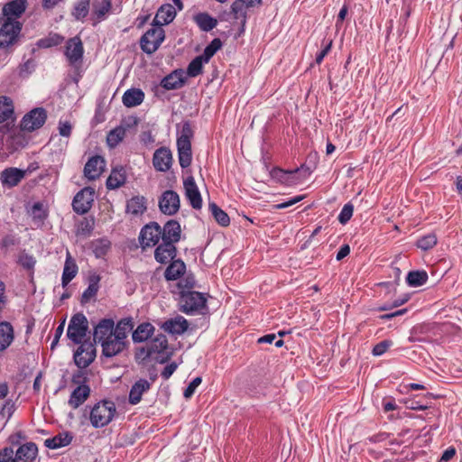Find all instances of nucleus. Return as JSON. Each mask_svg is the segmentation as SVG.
Wrapping results in <instances>:
<instances>
[{"mask_svg": "<svg viewBox=\"0 0 462 462\" xmlns=\"http://www.w3.org/2000/svg\"><path fill=\"white\" fill-rule=\"evenodd\" d=\"M116 409L114 402L104 401L97 403L90 411V422L94 428H101L111 422Z\"/></svg>", "mask_w": 462, "mask_h": 462, "instance_id": "1", "label": "nucleus"}, {"mask_svg": "<svg viewBox=\"0 0 462 462\" xmlns=\"http://www.w3.org/2000/svg\"><path fill=\"white\" fill-rule=\"evenodd\" d=\"M180 310L187 314L198 312L206 306V298L194 291H180Z\"/></svg>", "mask_w": 462, "mask_h": 462, "instance_id": "2", "label": "nucleus"}, {"mask_svg": "<svg viewBox=\"0 0 462 462\" xmlns=\"http://www.w3.org/2000/svg\"><path fill=\"white\" fill-rule=\"evenodd\" d=\"M22 30L19 21H11L10 18L3 19L0 27V48H7L17 42Z\"/></svg>", "mask_w": 462, "mask_h": 462, "instance_id": "3", "label": "nucleus"}, {"mask_svg": "<svg viewBox=\"0 0 462 462\" xmlns=\"http://www.w3.org/2000/svg\"><path fill=\"white\" fill-rule=\"evenodd\" d=\"M191 129L189 125L182 127L181 135L177 140L180 165L186 168L190 165L192 160L190 144Z\"/></svg>", "mask_w": 462, "mask_h": 462, "instance_id": "4", "label": "nucleus"}, {"mask_svg": "<svg viewBox=\"0 0 462 462\" xmlns=\"http://www.w3.org/2000/svg\"><path fill=\"white\" fill-rule=\"evenodd\" d=\"M88 329V322L87 318L82 313H77L69 321L67 336L75 344H81L87 335Z\"/></svg>", "mask_w": 462, "mask_h": 462, "instance_id": "5", "label": "nucleus"}, {"mask_svg": "<svg viewBox=\"0 0 462 462\" xmlns=\"http://www.w3.org/2000/svg\"><path fill=\"white\" fill-rule=\"evenodd\" d=\"M165 34L162 27H153L148 30L141 38L140 45L147 54L155 52L164 41Z\"/></svg>", "mask_w": 462, "mask_h": 462, "instance_id": "6", "label": "nucleus"}, {"mask_svg": "<svg viewBox=\"0 0 462 462\" xmlns=\"http://www.w3.org/2000/svg\"><path fill=\"white\" fill-rule=\"evenodd\" d=\"M46 118L47 114L43 108H34L23 117L21 128L28 132H32L42 127Z\"/></svg>", "mask_w": 462, "mask_h": 462, "instance_id": "7", "label": "nucleus"}, {"mask_svg": "<svg viewBox=\"0 0 462 462\" xmlns=\"http://www.w3.org/2000/svg\"><path fill=\"white\" fill-rule=\"evenodd\" d=\"M83 43L79 36H75L68 40L66 42L64 54L70 65H80L83 59Z\"/></svg>", "mask_w": 462, "mask_h": 462, "instance_id": "8", "label": "nucleus"}, {"mask_svg": "<svg viewBox=\"0 0 462 462\" xmlns=\"http://www.w3.org/2000/svg\"><path fill=\"white\" fill-rule=\"evenodd\" d=\"M95 189L90 187L84 188L74 197L72 207L78 214L87 213L94 201Z\"/></svg>", "mask_w": 462, "mask_h": 462, "instance_id": "9", "label": "nucleus"}, {"mask_svg": "<svg viewBox=\"0 0 462 462\" xmlns=\"http://www.w3.org/2000/svg\"><path fill=\"white\" fill-rule=\"evenodd\" d=\"M96 357V347L89 341H84L74 354V361L79 368L88 366Z\"/></svg>", "mask_w": 462, "mask_h": 462, "instance_id": "10", "label": "nucleus"}, {"mask_svg": "<svg viewBox=\"0 0 462 462\" xmlns=\"http://www.w3.org/2000/svg\"><path fill=\"white\" fill-rule=\"evenodd\" d=\"M180 207V197L173 190L164 191L159 199L160 210L168 216L175 215Z\"/></svg>", "mask_w": 462, "mask_h": 462, "instance_id": "11", "label": "nucleus"}, {"mask_svg": "<svg viewBox=\"0 0 462 462\" xmlns=\"http://www.w3.org/2000/svg\"><path fill=\"white\" fill-rule=\"evenodd\" d=\"M162 236V228L157 223L146 225L140 233V244L143 248L154 246Z\"/></svg>", "mask_w": 462, "mask_h": 462, "instance_id": "12", "label": "nucleus"}, {"mask_svg": "<svg viewBox=\"0 0 462 462\" xmlns=\"http://www.w3.org/2000/svg\"><path fill=\"white\" fill-rule=\"evenodd\" d=\"M106 167V161L101 156H93L86 163L84 167V175L90 180L100 177Z\"/></svg>", "mask_w": 462, "mask_h": 462, "instance_id": "13", "label": "nucleus"}, {"mask_svg": "<svg viewBox=\"0 0 462 462\" xmlns=\"http://www.w3.org/2000/svg\"><path fill=\"white\" fill-rule=\"evenodd\" d=\"M172 154L168 148L162 147L154 152L152 164L158 171H167L170 170Z\"/></svg>", "mask_w": 462, "mask_h": 462, "instance_id": "14", "label": "nucleus"}, {"mask_svg": "<svg viewBox=\"0 0 462 462\" xmlns=\"http://www.w3.org/2000/svg\"><path fill=\"white\" fill-rule=\"evenodd\" d=\"M185 195L189 200L190 205L195 209L202 207V199L193 177H188L184 182Z\"/></svg>", "mask_w": 462, "mask_h": 462, "instance_id": "15", "label": "nucleus"}, {"mask_svg": "<svg viewBox=\"0 0 462 462\" xmlns=\"http://www.w3.org/2000/svg\"><path fill=\"white\" fill-rule=\"evenodd\" d=\"M300 171V168H297L293 171L275 169L272 171V176L278 182L292 186L297 185L302 180V178H300L299 175Z\"/></svg>", "mask_w": 462, "mask_h": 462, "instance_id": "16", "label": "nucleus"}, {"mask_svg": "<svg viewBox=\"0 0 462 462\" xmlns=\"http://www.w3.org/2000/svg\"><path fill=\"white\" fill-rule=\"evenodd\" d=\"M26 9L25 0H13L5 4L2 9L3 19L10 18L11 21H18V18Z\"/></svg>", "mask_w": 462, "mask_h": 462, "instance_id": "17", "label": "nucleus"}, {"mask_svg": "<svg viewBox=\"0 0 462 462\" xmlns=\"http://www.w3.org/2000/svg\"><path fill=\"white\" fill-rule=\"evenodd\" d=\"M26 175V171L10 167L1 172L0 180L5 187L16 186Z\"/></svg>", "mask_w": 462, "mask_h": 462, "instance_id": "18", "label": "nucleus"}, {"mask_svg": "<svg viewBox=\"0 0 462 462\" xmlns=\"http://www.w3.org/2000/svg\"><path fill=\"white\" fill-rule=\"evenodd\" d=\"M100 344L102 346V353L106 357L116 356L117 354L121 353L125 346V342L122 341L115 334Z\"/></svg>", "mask_w": 462, "mask_h": 462, "instance_id": "19", "label": "nucleus"}, {"mask_svg": "<svg viewBox=\"0 0 462 462\" xmlns=\"http://www.w3.org/2000/svg\"><path fill=\"white\" fill-rule=\"evenodd\" d=\"M114 335V320L104 319L99 321L94 330L95 342L101 343Z\"/></svg>", "mask_w": 462, "mask_h": 462, "instance_id": "20", "label": "nucleus"}, {"mask_svg": "<svg viewBox=\"0 0 462 462\" xmlns=\"http://www.w3.org/2000/svg\"><path fill=\"white\" fill-rule=\"evenodd\" d=\"M189 328V323L182 316L170 319L162 324V328L170 334H183Z\"/></svg>", "mask_w": 462, "mask_h": 462, "instance_id": "21", "label": "nucleus"}, {"mask_svg": "<svg viewBox=\"0 0 462 462\" xmlns=\"http://www.w3.org/2000/svg\"><path fill=\"white\" fill-rule=\"evenodd\" d=\"M112 7L111 0H94L92 4V20L93 24L103 21Z\"/></svg>", "mask_w": 462, "mask_h": 462, "instance_id": "22", "label": "nucleus"}, {"mask_svg": "<svg viewBox=\"0 0 462 462\" xmlns=\"http://www.w3.org/2000/svg\"><path fill=\"white\" fill-rule=\"evenodd\" d=\"M180 226L177 221H168L162 230V237L164 243H171L172 245L178 242L180 238Z\"/></svg>", "mask_w": 462, "mask_h": 462, "instance_id": "23", "label": "nucleus"}, {"mask_svg": "<svg viewBox=\"0 0 462 462\" xmlns=\"http://www.w3.org/2000/svg\"><path fill=\"white\" fill-rule=\"evenodd\" d=\"M90 394V388L85 383L79 384L71 393L69 405L73 409L79 408L86 402Z\"/></svg>", "mask_w": 462, "mask_h": 462, "instance_id": "24", "label": "nucleus"}, {"mask_svg": "<svg viewBox=\"0 0 462 462\" xmlns=\"http://www.w3.org/2000/svg\"><path fill=\"white\" fill-rule=\"evenodd\" d=\"M38 454V448L32 442L22 445L16 451L17 462H33Z\"/></svg>", "mask_w": 462, "mask_h": 462, "instance_id": "25", "label": "nucleus"}, {"mask_svg": "<svg viewBox=\"0 0 462 462\" xmlns=\"http://www.w3.org/2000/svg\"><path fill=\"white\" fill-rule=\"evenodd\" d=\"M176 255V247L171 243H162L160 245L155 252L154 257L157 262L166 263L172 260Z\"/></svg>", "mask_w": 462, "mask_h": 462, "instance_id": "26", "label": "nucleus"}, {"mask_svg": "<svg viewBox=\"0 0 462 462\" xmlns=\"http://www.w3.org/2000/svg\"><path fill=\"white\" fill-rule=\"evenodd\" d=\"M176 12L171 5H164L157 11L153 19V24L161 27L163 24L170 23L175 17Z\"/></svg>", "mask_w": 462, "mask_h": 462, "instance_id": "27", "label": "nucleus"}, {"mask_svg": "<svg viewBox=\"0 0 462 462\" xmlns=\"http://www.w3.org/2000/svg\"><path fill=\"white\" fill-rule=\"evenodd\" d=\"M150 383L145 379L138 380L131 388L129 393V402L131 404H137L142 399L144 392L150 389Z\"/></svg>", "mask_w": 462, "mask_h": 462, "instance_id": "28", "label": "nucleus"}, {"mask_svg": "<svg viewBox=\"0 0 462 462\" xmlns=\"http://www.w3.org/2000/svg\"><path fill=\"white\" fill-rule=\"evenodd\" d=\"M130 125H120L117 127L112 129L106 136V143L109 148L113 149L116 147L125 138L126 130Z\"/></svg>", "mask_w": 462, "mask_h": 462, "instance_id": "29", "label": "nucleus"}, {"mask_svg": "<svg viewBox=\"0 0 462 462\" xmlns=\"http://www.w3.org/2000/svg\"><path fill=\"white\" fill-rule=\"evenodd\" d=\"M14 329L10 323L0 322V351L5 350L14 340Z\"/></svg>", "mask_w": 462, "mask_h": 462, "instance_id": "30", "label": "nucleus"}, {"mask_svg": "<svg viewBox=\"0 0 462 462\" xmlns=\"http://www.w3.org/2000/svg\"><path fill=\"white\" fill-rule=\"evenodd\" d=\"M144 98V94L141 89L132 88L125 92L123 96V104L127 107H133L140 105Z\"/></svg>", "mask_w": 462, "mask_h": 462, "instance_id": "31", "label": "nucleus"}, {"mask_svg": "<svg viewBox=\"0 0 462 462\" xmlns=\"http://www.w3.org/2000/svg\"><path fill=\"white\" fill-rule=\"evenodd\" d=\"M168 347V340L162 334L157 335L146 346V356L162 353Z\"/></svg>", "mask_w": 462, "mask_h": 462, "instance_id": "32", "label": "nucleus"}, {"mask_svg": "<svg viewBox=\"0 0 462 462\" xmlns=\"http://www.w3.org/2000/svg\"><path fill=\"white\" fill-rule=\"evenodd\" d=\"M184 83V79L182 76V72L180 71H173L170 75L166 76L162 80V87L165 89L171 90V89H177L182 87Z\"/></svg>", "mask_w": 462, "mask_h": 462, "instance_id": "33", "label": "nucleus"}, {"mask_svg": "<svg viewBox=\"0 0 462 462\" xmlns=\"http://www.w3.org/2000/svg\"><path fill=\"white\" fill-rule=\"evenodd\" d=\"M146 210V201L143 197L136 196L128 200L126 212L133 216L142 215Z\"/></svg>", "mask_w": 462, "mask_h": 462, "instance_id": "34", "label": "nucleus"}, {"mask_svg": "<svg viewBox=\"0 0 462 462\" xmlns=\"http://www.w3.org/2000/svg\"><path fill=\"white\" fill-rule=\"evenodd\" d=\"M185 263L180 260L173 261L166 269L164 276L168 281L177 280L185 273Z\"/></svg>", "mask_w": 462, "mask_h": 462, "instance_id": "35", "label": "nucleus"}, {"mask_svg": "<svg viewBox=\"0 0 462 462\" xmlns=\"http://www.w3.org/2000/svg\"><path fill=\"white\" fill-rule=\"evenodd\" d=\"M134 328V321L131 318L121 319L117 325L114 326V334L122 341L125 342L128 333Z\"/></svg>", "mask_w": 462, "mask_h": 462, "instance_id": "36", "label": "nucleus"}, {"mask_svg": "<svg viewBox=\"0 0 462 462\" xmlns=\"http://www.w3.org/2000/svg\"><path fill=\"white\" fill-rule=\"evenodd\" d=\"M194 21L198 26L205 32H208L215 28L217 24V21L211 17L207 13H200L194 16Z\"/></svg>", "mask_w": 462, "mask_h": 462, "instance_id": "37", "label": "nucleus"}, {"mask_svg": "<svg viewBox=\"0 0 462 462\" xmlns=\"http://www.w3.org/2000/svg\"><path fill=\"white\" fill-rule=\"evenodd\" d=\"M72 440V436L69 433H60L51 439L45 440V446L49 448H59L69 445Z\"/></svg>", "mask_w": 462, "mask_h": 462, "instance_id": "38", "label": "nucleus"}, {"mask_svg": "<svg viewBox=\"0 0 462 462\" xmlns=\"http://www.w3.org/2000/svg\"><path fill=\"white\" fill-rule=\"evenodd\" d=\"M153 330L154 328L152 324L143 323L133 332V340L134 342H143L152 336Z\"/></svg>", "mask_w": 462, "mask_h": 462, "instance_id": "39", "label": "nucleus"}, {"mask_svg": "<svg viewBox=\"0 0 462 462\" xmlns=\"http://www.w3.org/2000/svg\"><path fill=\"white\" fill-rule=\"evenodd\" d=\"M14 115V105L11 98L7 97H0V123L12 118Z\"/></svg>", "mask_w": 462, "mask_h": 462, "instance_id": "40", "label": "nucleus"}, {"mask_svg": "<svg viewBox=\"0 0 462 462\" xmlns=\"http://www.w3.org/2000/svg\"><path fill=\"white\" fill-rule=\"evenodd\" d=\"M78 267L75 263L71 260L69 254L65 262L63 273H62V284L66 286L77 274Z\"/></svg>", "mask_w": 462, "mask_h": 462, "instance_id": "41", "label": "nucleus"}, {"mask_svg": "<svg viewBox=\"0 0 462 462\" xmlns=\"http://www.w3.org/2000/svg\"><path fill=\"white\" fill-rule=\"evenodd\" d=\"M125 182V176L122 170H114L110 173L109 177L106 180V187L109 189H115Z\"/></svg>", "mask_w": 462, "mask_h": 462, "instance_id": "42", "label": "nucleus"}, {"mask_svg": "<svg viewBox=\"0 0 462 462\" xmlns=\"http://www.w3.org/2000/svg\"><path fill=\"white\" fill-rule=\"evenodd\" d=\"M209 210L215 220L222 226H227L230 223L228 215L223 211L216 203L211 202L208 205Z\"/></svg>", "mask_w": 462, "mask_h": 462, "instance_id": "43", "label": "nucleus"}, {"mask_svg": "<svg viewBox=\"0 0 462 462\" xmlns=\"http://www.w3.org/2000/svg\"><path fill=\"white\" fill-rule=\"evenodd\" d=\"M428 280V274L424 271L410 272L407 276V282L411 286H420Z\"/></svg>", "mask_w": 462, "mask_h": 462, "instance_id": "44", "label": "nucleus"}, {"mask_svg": "<svg viewBox=\"0 0 462 462\" xmlns=\"http://www.w3.org/2000/svg\"><path fill=\"white\" fill-rule=\"evenodd\" d=\"M222 47V42L219 39H214L204 50L203 54L199 55L204 59L205 62H208L209 60L215 55V53Z\"/></svg>", "mask_w": 462, "mask_h": 462, "instance_id": "45", "label": "nucleus"}, {"mask_svg": "<svg viewBox=\"0 0 462 462\" xmlns=\"http://www.w3.org/2000/svg\"><path fill=\"white\" fill-rule=\"evenodd\" d=\"M90 0H79L75 5L72 14L77 20L85 18L89 11Z\"/></svg>", "mask_w": 462, "mask_h": 462, "instance_id": "46", "label": "nucleus"}, {"mask_svg": "<svg viewBox=\"0 0 462 462\" xmlns=\"http://www.w3.org/2000/svg\"><path fill=\"white\" fill-rule=\"evenodd\" d=\"M98 282L99 277L98 276H93L90 279V282L87 290L82 294V301L88 302L91 298H93L97 291H98Z\"/></svg>", "mask_w": 462, "mask_h": 462, "instance_id": "47", "label": "nucleus"}, {"mask_svg": "<svg viewBox=\"0 0 462 462\" xmlns=\"http://www.w3.org/2000/svg\"><path fill=\"white\" fill-rule=\"evenodd\" d=\"M206 63L200 56L196 57L188 66L187 74L189 77H197L202 72L203 64Z\"/></svg>", "mask_w": 462, "mask_h": 462, "instance_id": "48", "label": "nucleus"}, {"mask_svg": "<svg viewBox=\"0 0 462 462\" xmlns=\"http://www.w3.org/2000/svg\"><path fill=\"white\" fill-rule=\"evenodd\" d=\"M245 6H246L245 0H236L231 6L232 12L235 14L236 19H241L243 25L245 23Z\"/></svg>", "mask_w": 462, "mask_h": 462, "instance_id": "49", "label": "nucleus"}, {"mask_svg": "<svg viewBox=\"0 0 462 462\" xmlns=\"http://www.w3.org/2000/svg\"><path fill=\"white\" fill-rule=\"evenodd\" d=\"M437 244V237L434 234H429L417 241V246L427 251L433 248Z\"/></svg>", "mask_w": 462, "mask_h": 462, "instance_id": "50", "label": "nucleus"}, {"mask_svg": "<svg viewBox=\"0 0 462 462\" xmlns=\"http://www.w3.org/2000/svg\"><path fill=\"white\" fill-rule=\"evenodd\" d=\"M63 42V37L59 34H51L49 37L41 39L38 42V46L41 48H50L57 46Z\"/></svg>", "mask_w": 462, "mask_h": 462, "instance_id": "51", "label": "nucleus"}, {"mask_svg": "<svg viewBox=\"0 0 462 462\" xmlns=\"http://www.w3.org/2000/svg\"><path fill=\"white\" fill-rule=\"evenodd\" d=\"M18 263L24 269H26L28 271H32L34 266H35L36 260H35V258L32 255H30V254L23 252L19 255Z\"/></svg>", "mask_w": 462, "mask_h": 462, "instance_id": "52", "label": "nucleus"}, {"mask_svg": "<svg viewBox=\"0 0 462 462\" xmlns=\"http://www.w3.org/2000/svg\"><path fill=\"white\" fill-rule=\"evenodd\" d=\"M30 216L37 221H42L46 217V212L43 208V205L40 202L33 204V206L29 210Z\"/></svg>", "mask_w": 462, "mask_h": 462, "instance_id": "53", "label": "nucleus"}, {"mask_svg": "<svg viewBox=\"0 0 462 462\" xmlns=\"http://www.w3.org/2000/svg\"><path fill=\"white\" fill-rule=\"evenodd\" d=\"M354 208L351 204H346L338 216V221L341 224H346L353 216Z\"/></svg>", "mask_w": 462, "mask_h": 462, "instance_id": "54", "label": "nucleus"}, {"mask_svg": "<svg viewBox=\"0 0 462 462\" xmlns=\"http://www.w3.org/2000/svg\"><path fill=\"white\" fill-rule=\"evenodd\" d=\"M393 346V342L391 340H383L375 345L373 348V355L375 356H382L384 354L390 346Z\"/></svg>", "mask_w": 462, "mask_h": 462, "instance_id": "55", "label": "nucleus"}, {"mask_svg": "<svg viewBox=\"0 0 462 462\" xmlns=\"http://www.w3.org/2000/svg\"><path fill=\"white\" fill-rule=\"evenodd\" d=\"M12 448H5L0 451V462H17Z\"/></svg>", "mask_w": 462, "mask_h": 462, "instance_id": "56", "label": "nucleus"}, {"mask_svg": "<svg viewBox=\"0 0 462 462\" xmlns=\"http://www.w3.org/2000/svg\"><path fill=\"white\" fill-rule=\"evenodd\" d=\"M202 382V379L200 377H196L194 378L189 383V385L187 386V388L185 389L184 391V397L189 399L190 398L195 390L197 389V387Z\"/></svg>", "mask_w": 462, "mask_h": 462, "instance_id": "57", "label": "nucleus"}, {"mask_svg": "<svg viewBox=\"0 0 462 462\" xmlns=\"http://www.w3.org/2000/svg\"><path fill=\"white\" fill-rule=\"evenodd\" d=\"M72 125L68 121H60L59 124V133L61 136L69 137L71 134Z\"/></svg>", "mask_w": 462, "mask_h": 462, "instance_id": "58", "label": "nucleus"}, {"mask_svg": "<svg viewBox=\"0 0 462 462\" xmlns=\"http://www.w3.org/2000/svg\"><path fill=\"white\" fill-rule=\"evenodd\" d=\"M195 281L193 277H187L178 283L179 288L181 291H190L194 287Z\"/></svg>", "mask_w": 462, "mask_h": 462, "instance_id": "59", "label": "nucleus"}, {"mask_svg": "<svg viewBox=\"0 0 462 462\" xmlns=\"http://www.w3.org/2000/svg\"><path fill=\"white\" fill-rule=\"evenodd\" d=\"M303 198H304V196H296L293 199H291L286 202L275 205L274 208L277 209H282V208H289V207L301 201L303 199Z\"/></svg>", "mask_w": 462, "mask_h": 462, "instance_id": "60", "label": "nucleus"}, {"mask_svg": "<svg viewBox=\"0 0 462 462\" xmlns=\"http://www.w3.org/2000/svg\"><path fill=\"white\" fill-rule=\"evenodd\" d=\"M408 300H409V296L405 295L404 297L394 300V302L392 305L385 304V305L380 307L379 310H388L393 308L399 307V306L404 304L406 301H408Z\"/></svg>", "mask_w": 462, "mask_h": 462, "instance_id": "61", "label": "nucleus"}, {"mask_svg": "<svg viewBox=\"0 0 462 462\" xmlns=\"http://www.w3.org/2000/svg\"><path fill=\"white\" fill-rule=\"evenodd\" d=\"M455 455H456L455 448L450 447L444 451V453L442 454L439 462H448L454 457Z\"/></svg>", "mask_w": 462, "mask_h": 462, "instance_id": "62", "label": "nucleus"}, {"mask_svg": "<svg viewBox=\"0 0 462 462\" xmlns=\"http://www.w3.org/2000/svg\"><path fill=\"white\" fill-rule=\"evenodd\" d=\"M176 369L177 365L175 363H171L164 367L163 371L162 372V376L167 380L171 376Z\"/></svg>", "mask_w": 462, "mask_h": 462, "instance_id": "63", "label": "nucleus"}, {"mask_svg": "<svg viewBox=\"0 0 462 462\" xmlns=\"http://www.w3.org/2000/svg\"><path fill=\"white\" fill-rule=\"evenodd\" d=\"M14 404L7 402L1 409V415L5 418H10L14 412Z\"/></svg>", "mask_w": 462, "mask_h": 462, "instance_id": "64", "label": "nucleus"}]
</instances>
